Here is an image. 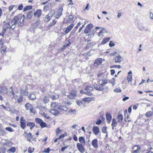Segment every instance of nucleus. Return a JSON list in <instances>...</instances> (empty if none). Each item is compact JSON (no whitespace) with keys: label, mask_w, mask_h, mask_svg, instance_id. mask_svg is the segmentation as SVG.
<instances>
[{"label":"nucleus","mask_w":153,"mask_h":153,"mask_svg":"<svg viewBox=\"0 0 153 153\" xmlns=\"http://www.w3.org/2000/svg\"><path fill=\"white\" fill-rule=\"evenodd\" d=\"M4 90V91H3L1 89L0 90V93H7L9 96H12V98H14L15 100H16V98L18 97V96L17 95H15V94L13 91L12 87H10L8 91L5 88Z\"/></svg>","instance_id":"f257e3e1"},{"label":"nucleus","mask_w":153,"mask_h":153,"mask_svg":"<svg viewBox=\"0 0 153 153\" xmlns=\"http://www.w3.org/2000/svg\"><path fill=\"white\" fill-rule=\"evenodd\" d=\"M26 109L27 110H29L30 113L35 114L36 111L34 109L33 106L30 103L27 102L25 105Z\"/></svg>","instance_id":"f03ea898"},{"label":"nucleus","mask_w":153,"mask_h":153,"mask_svg":"<svg viewBox=\"0 0 153 153\" xmlns=\"http://www.w3.org/2000/svg\"><path fill=\"white\" fill-rule=\"evenodd\" d=\"M55 13V12L54 10H52L50 11L49 13L44 18V21L47 22H48L51 19V18L54 15Z\"/></svg>","instance_id":"7ed1b4c3"},{"label":"nucleus","mask_w":153,"mask_h":153,"mask_svg":"<svg viewBox=\"0 0 153 153\" xmlns=\"http://www.w3.org/2000/svg\"><path fill=\"white\" fill-rule=\"evenodd\" d=\"M93 87L90 85L87 86L85 89V90L87 91V92H83L82 91H80V92L81 93H83L85 94H86L87 95H91L92 94V93L90 92V91L92 90Z\"/></svg>","instance_id":"20e7f679"},{"label":"nucleus","mask_w":153,"mask_h":153,"mask_svg":"<svg viewBox=\"0 0 153 153\" xmlns=\"http://www.w3.org/2000/svg\"><path fill=\"white\" fill-rule=\"evenodd\" d=\"M63 9L62 7H60L57 10V12L55 14L53 17L55 19H59L62 15Z\"/></svg>","instance_id":"39448f33"},{"label":"nucleus","mask_w":153,"mask_h":153,"mask_svg":"<svg viewBox=\"0 0 153 153\" xmlns=\"http://www.w3.org/2000/svg\"><path fill=\"white\" fill-rule=\"evenodd\" d=\"M77 91L75 90H73L69 95H67L68 98L71 99H73L75 98V97L76 96Z\"/></svg>","instance_id":"423d86ee"},{"label":"nucleus","mask_w":153,"mask_h":153,"mask_svg":"<svg viewBox=\"0 0 153 153\" xmlns=\"http://www.w3.org/2000/svg\"><path fill=\"white\" fill-rule=\"evenodd\" d=\"M74 20V16L72 15H70L68 17H66V19L64 21V23H70L73 22Z\"/></svg>","instance_id":"0eeeda50"},{"label":"nucleus","mask_w":153,"mask_h":153,"mask_svg":"<svg viewBox=\"0 0 153 153\" xmlns=\"http://www.w3.org/2000/svg\"><path fill=\"white\" fill-rule=\"evenodd\" d=\"M85 145H82L79 143L76 144V147L79 151L81 153H83L85 151V149L84 147Z\"/></svg>","instance_id":"6e6552de"},{"label":"nucleus","mask_w":153,"mask_h":153,"mask_svg":"<svg viewBox=\"0 0 153 153\" xmlns=\"http://www.w3.org/2000/svg\"><path fill=\"white\" fill-rule=\"evenodd\" d=\"M93 25L91 24L88 25L84 30V32L86 34L88 33L93 28Z\"/></svg>","instance_id":"1a4fd4ad"},{"label":"nucleus","mask_w":153,"mask_h":153,"mask_svg":"<svg viewBox=\"0 0 153 153\" xmlns=\"http://www.w3.org/2000/svg\"><path fill=\"white\" fill-rule=\"evenodd\" d=\"M10 24L9 22L5 23L2 27V30L6 32L8 29H10Z\"/></svg>","instance_id":"9d476101"},{"label":"nucleus","mask_w":153,"mask_h":153,"mask_svg":"<svg viewBox=\"0 0 153 153\" xmlns=\"http://www.w3.org/2000/svg\"><path fill=\"white\" fill-rule=\"evenodd\" d=\"M114 59L115 63L120 62L123 60V58L120 55H117L114 56Z\"/></svg>","instance_id":"9b49d317"},{"label":"nucleus","mask_w":153,"mask_h":153,"mask_svg":"<svg viewBox=\"0 0 153 153\" xmlns=\"http://www.w3.org/2000/svg\"><path fill=\"white\" fill-rule=\"evenodd\" d=\"M107 79L103 77L101 79H100L99 81V83L100 86L103 87L104 85L106 84L107 82Z\"/></svg>","instance_id":"f8f14e48"},{"label":"nucleus","mask_w":153,"mask_h":153,"mask_svg":"<svg viewBox=\"0 0 153 153\" xmlns=\"http://www.w3.org/2000/svg\"><path fill=\"white\" fill-rule=\"evenodd\" d=\"M20 93L22 95L27 96L28 94L27 87L26 86L24 89H21Z\"/></svg>","instance_id":"ddd939ff"},{"label":"nucleus","mask_w":153,"mask_h":153,"mask_svg":"<svg viewBox=\"0 0 153 153\" xmlns=\"http://www.w3.org/2000/svg\"><path fill=\"white\" fill-rule=\"evenodd\" d=\"M105 115L107 123H108L109 124L111 123V121L112 119L111 115L109 113H107Z\"/></svg>","instance_id":"4468645a"},{"label":"nucleus","mask_w":153,"mask_h":153,"mask_svg":"<svg viewBox=\"0 0 153 153\" xmlns=\"http://www.w3.org/2000/svg\"><path fill=\"white\" fill-rule=\"evenodd\" d=\"M102 62V59L101 58H98L96 59L94 62V65L95 66H97L100 65Z\"/></svg>","instance_id":"2eb2a0df"},{"label":"nucleus","mask_w":153,"mask_h":153,"mask_svg":"<svg viewBox=\"0 0 153 153\" xmlns=\"http://www.w3.org/2000/svg\"><path fill=\"white\" fill-rule=\"evenodd\" d=\"M57 108L61 111H66L68 109V108L67 107L64 105H58L57 106Z\"/></svg>","instance_id":"dca6fc26"},{"label":"nucleus","mask_w":153,"mask_h":153,"mask_svg":"<svg viewBox=\"0 0 153 153\" xmlns=\"http://www.w3.org/2000/svg\"><path fill=\"white\" fill-rule=\"evenodd\" d=\"M41 14V10H37L33 14L35 17L39 19L40 16Z\"/></svg>","instance_id":"f3484780"},{"label":"nucleus","mask_w":153,"mask_h":153,"mask_svg":"<svg viewBox=\"0 0 153 153\" xmlns=\"http://www.w3.org/2000/svg\"><path fill=\"white\" fill-rule=\"evenodd\" d=\"M91 144L94 148H97L98 147L97 139H95L92 140Z\"/></svg>","instance_id":"a211bd4d"},{"label":"nucleus","mask_w":153,"mask_h":153,"mask_svg":"<svg viewBox=\"0 0 153 153\" xmlns=\"http://www.w3.org/2000/svg\"><path fill=\"white\" fill-rule=\"evenodd\" d=\"M24 134H25V136L27 137V140L30 142L31 141V133H27L26 131H24Z\"/></svg>","instance_id":"6ab92c4d"},{"label":"nucleus","mask_w":153,"mask_h":153,"mask_svg":"<svg viewBox=\"0 0 153 153\" xmlns=\"http://www.w3.org/2000/svg\"><path fill=\"white\" fill-rule=\"evenodd\" d=\"M93 131L95 135H97L100 132V129L97 126H94L93 128Z\"/></svg>","instance_id":"aec40b11"},{"label":"nucleus","mask_w":153,"mask_h":153,"mask_svg":"<svg viewBox=\"0 0 153 153\" xmlns=\"http://www.w3.org/2000/svg\"><path fill=\"white\" fill-rule=\"evenodd\" d=\"M96 44V42H95L92 41L91 42H90L89 43H88L87 45L86 46L85 48L86 49H88L93 47Z\"/></svg>","instance_id":"412c9836"},{"label":"nucleus","mask_w":153,"mask_h":153,"mask_svg":"<svg viewBox=\"0 0 153 153\" xmlns=\"http://www.w3.org/2000/svg\"><path fill=\"white\" fill-rule=\"evenodd\" d=\"M94 97H85L83 98L82 99V100L83 102H91V101L94 100Z\"/></svg>","instance_id":"4be33fe9"},{"label":"nucleus","mask_w":153,"mask_h":153,"mask_svg":"<svg viewBox=\"0 0 153 153\" xmlns=\"http://www.w3.org/2000/svg\"><path fill=\"white\" fill-rule=\"evenodd\" d=\"M94 87L95 89L98 91H102L104 89V87L100 85H99L97 84L94 85Z\"/></svg>","instance_id":"5701e85b"},{"label":"nucleus","mask_w":153,"mask_h":153,"mask_svg":"<svg viewBox=\"0 0 153 153\" xmlns=\"http://www.w3.org/2000/svg\"><path fill=\"white\" fill-rule=\"evenodd\" d=\"M50 112L52 114L54 115H57L59 113V111L55 108H51Z\"/></svg>","instance_id":"b1692460"},{"label":"nucleus","mask_w":153,"mask_h":153,"mask_svg":"<svg viewBox=\"0 0 153 153\" xmlns=\"http://www.w3.org/2000/svg\"><path fill=\"white\" fill-rule=\"evenodd\" d=\"M133 153H137L139 152L140 149V147L138 145L135 146L133 148Z\"/></svg>","instance_id":"393cba45"},{"label":"nucleus","mask_w":153,"mask_h":153,"mask_svg":"<svg viewBox=\"0 0 153 153\" xmlns=\"http://www.w3.org/2000/svg\"><path fill=\"white\" fill-rule=\"evenodd\" d=\"M73 26L74 25L73 24H71L65 30V33L66 34L68 33L73 28Z\"/></svg>","instance_id":"a878e982"},{"label":"nucleus","mask_w":153,"mask_h":153,"mask_svg":"<svg viewBox=\"0 0 153 153\" xmlns=\"http://www.w3.org/2000/svg\"><path fill=\"white\" fill-rule=\"evenodd\" d=\"M19 19L17 16H15L13 19H12L11 21L12 24H13V25H16L17 23H18V21H19Z\"/></svg>","instance_id":"bb28decb"},{"label":"nucleus","mask_w":153,"mask_h":153,"mask_svg":"<svg viewBox=\"0 0 153 153\" xmlns=\"http://www.w3.org/2000/svg\"><path fill=\"white\" fill-rule=\"evenodd\" d=\"M117 122L115 118H113L112 120V123H111V126L112 130L114 129V128L116 127V125L117 124Z\"/></svg>","instance_id":"cd10ccee"},{"label":"nucleus","mask_w":153,"mask_h":153,"mask_svg":"<svg viewBox=\"0 0 153 153\" xmlns=\"http://www.w3.org/2000/svg\"><path fill=\"white\" fill-rule=\"evenodd\" d=\"M117 122L121 123L123 119V115L121 114L118 115L117 117Z\"/></svg>","instance_id":"c85d7f7f"},{"label":"nucleus","mask_w":153,"mask_h":153,"mask_svg":"<svg viewBox=\"0 0 153 153\" xmlns=\"http://www.w3.org/2000/svg\"><path fill=\"white\" fill-rule=\"evenodd\" d=\"M50 98L53 100H55L59 98V95L56 94H53L50 95Z\"/></svg>","instance_id":"c756f323"},{"label":"nucleus","mask_w":153,"mask_h":153,"mask_svg":"<svg viewBox=\"0 0 153 153\" xmlns=\"http://www.w3.org/2000/svg\"><path fill=\"white\" fill-rule=\"evenodd\" d=\"M79 140L81 144L82 145L85 144V140L83 137H79Z\"/></svg>","instance_id":"7c9ffc66"},{"label":"nucleus","mask_w":153,"mask_h":153,"mask_svg":"<svg viewBox=\"0 0 153 153\" xmlns=\"http://www.w3.org/2000/svg\"><path fill=\"white\" fill-rule=\"evenodd\" d=\"M27 126L30 127V129L32 130L33 128L35 126V124L33 123H28L27 124Z\"/></svg>","instance_id":"2f4dec72"},{"label":"nucleus","mask_w":153,"mask_h":153,"mask_svg":"<svg viewBox=\"0 0 153 153\" xmlns=\"http://www.w3.org/2000/svg\"><path fill=\"white\" fill-rule=\"evenodd\" d=\"M40 21L39 20H38L33 25V27L34 28H36L39 26L40 24Z\"/></svg>","instance_id":"473e14b6"},{"label":"nucleus","mask_w":153,"mask_h":153,"mask_svg":"<svg viewBox=\"0 0 153 153\" xmlns=\"http://www.w3.org/2000/svg\"><path fill=\"white\" fill-rule=\"evenodd\" d=\"M6 134V131L2 127H0V136H3Z\"/></svg>","instance_id":"72a5a7b5"},{"label":"nucleus","mask_w":153,"mask_h":153,"mask_svg":"<svg viewBox=\"0 0 153 153\" xmlns=\"http://www.w3.org/2000/svg\"><path fill=\"white\" fill-rule=\"evenodd\" d=\"M110 38H107L104 39L101 42V45H103L108 42L109 40H110Z\"/></svg>","instance_id":"f704fd0d"},{"label":"nucleus","mask_w":153,"mask_h":153,"mask_svg":"<svg viewBox=\"0 0 153 153\" xmlns=\"http://www.w3.org/2000/svg\"><path fill=\"white\" fill-rule=\"evenodd\" d=\"M28 97L30 100H33L36 98L35 95L33 94H30L28 96Z\"/></svg>","instance_id":"c9c22d12"},{"label":"nucleus","mask_w":153,"mask_h":153,"mask_svg":"<svg viewBox=\"0 0 153 153\" xmlns=\"http://www.w3.org/2000/svg\"><path fill=\"white\" fill-rule=\"evenodd\" d=\"M43 101L44 103H48L49 101V97L47 96L43 98Z\"/></svg>","instance_id":"e433bc0d"},{"label":"nucleus","mask_w":153,"mask_h":153,"mask_svg":"<svg viewBox=\"0 0 153 153\" xmlns=\"http://www.w3.org/2000/svg\"><path fill=\"white\" fill-rule=\"evenodd\" d=\"M62 104L66 105H67L69 106L71 104V103L70 102H69L68 101H66V100H65V99H64L62 102Z\"/></svg>","instance_id":"4c0bfd02"},{"label":"nucleus","mask_w":153,"mask_h":153,"mask_svg":"<svg viewBox=\"0 0 153 153\" xmlns=\"http://www.w3.org/2000/svg\"><path fill=\"white\" fill-rule=\"evenodd\" d=\"M153 112L151 111H149L145 114L146 116L147 117H150L152 114Z\"/></svg>","instance_id":"58836bf2"},{"label":"nucleus","mask_w":153,"mask_h":153,"mask_svg":"<svg viewBox=\"0 0 153 153\" xmlns=\"http://www.w3.org/2000/svg\"><path fill=\"white\" fill-rule=\"evenodd\" d=\"M33 13L32 11H29L28 13L27 17L30 19H31L32 18Z\"/></svg>","instance_id":"ea45409f"},{"label":"nucleus","mask_w":153,"mask_h":153,"mask_svg":"<svg viewBox=\"0 0 153 153\" xmlns=\"http://www.w3.org/2000/svg\"><path fill=\"white\" fill-rule=\"evenodd\" d=\"M32 7L31 6H27L24 8L23 11L24 12H25L31 9L32 8Z\"/></svg>","instance_id":"a19ab883"},{"label":"nucleus","mask_w":153,"mask_h":153,"mask_svg":"<svg viewBox=\"0 0 153 153\" xmlns=\"http://www.w3.org/2000/svg\"><path fill=\"white\" fill-rule=\"evenodd\" d=\"M89 36H91V34H89L88 35H86L84 38L85 39V42H88L91 41V40L90 39H88V37Z\"/></svg>","instance_id":"79ce46f5"},{"label":"nucleus","mask_w":153,"mask_h":153,"mask_svg":"<svg viewBox=\"0 0 153 153\" xmlns=\"http://www.w3.org/2000/svg\"><path fill=\"white\" fill-rule=\"evenodd\" d=\"M17 102H21L23 101V97L21 95H20L17 99Z\"/></svg>","instance_id":"37998d69"},{"label":"nucleus","mask_w":153,"mask_h":153,"mask_svg":"<svg viewBox=\"0 0 153 153\" xmlns=\"http://www.w3.org/2000/svg\"><path fill=\"white\" fill-rule=\"evenodd\" d=\"M106 32V30L105 29H103L102 30H100V32H99L98 34V36H101L102 34Z\"/></svg>","instance_id":"c03bdc74"},{"label":"nucleus","mask_w":153,"mask_h":153,"mask_svg":"<svg viewBox=\"0 0 153 153\" xmlns=\"http://www.w3.org/2000/svg\"><path fill=\"white\" fill-rule=\"evenodd\" d=\"M35 121L37 123L40 124L42 122H43V120H42L38 118H36L35 119Z\"/></svg>","instance_id":"a18cd8bd"},{"label":"nucleus","mask_w":153,"mask_h":153,"mask_svg":"<svg viewBox=\"0 0 153 153\" xmlns=\"http://www.w3.org/2000/svg\"><path fill=\"white\" fill-rule=\"evenodd\" d=\"M18 25L19 26H22L24 25V21L23 19L21 20L20 19V20L18 22Z\"/></svg>","instance_id":"49530a36"},{"label":"nucleus","mask_w":153,"mask_h":153,"mask_svg":"<svg viewBox=\"0 0 153 153\" xmlns=\"http://www.w3.org/2000/svg\"><path fill=\"white\" fill-rule=\"evenodd\" d=\"M127 79L128 81V82L129 83L130 82H131L132 79V76L131 75H128L127 77Z\"/></svg>","instance_id":"de8ad7c7"},{"label":"nucleus","mask_w":153,"mask_h":153,"mask_svg":"<svg viewBox=\"0 0 153 153\" xmlns=\"http://www.w3.org/2000/svg\"><path fill=\"white\" fill-rule=\"evenodd\" d=\"M77 104L80 107H82L84 106V104L81 101H78L76 102Z\"/></svg>","instance_id":"09e8293b"},{"label":"nucleus","mask_w":153,"mask_h":153,"mask_svg":"<svg viewBox=\"0 0 153 153\" xmlns=\"http://www.w3.org/2000/svg\"><path fill=\"white\" fill-rule=\"evenodd\" d=\"M40 126H41V128H43L46 127L47 124L43 121V122H42L41 124H40Z\"/></svg>","instance_id":"8fccbe9b"},{"label":"nucleus","mask_w":153,"mask_h":153,"mask_svg":"<svg viewBox=\"0 0 153 153\" xmlns=\"http://www.w3.org/2000/svg\"><path fill=\"white\" fill-rule=\"evenodd\" d=\"M20 126L23 129H24L26 127V123L25 122H20Z\"/></svg>","instance_id":"3c124183"},{"label":"nucleus","mask_w":153,"mask_h":153,"mask_svg":"<svg viewBox=\"0 0 153 153\" xmlns=\"http://www.w3.org/2000/svg\"><path fill=\"white\" fill-rule=\"evenodd\" d=\"M106 127L105 126H103L102 128V132L103 133L108 134L107 132Z\"/></svg>","instance_id":"603ef678"},{"label":"nucleus","mask_w":153,"mask_h":153,"mask_svg":"<svg viewBox=\"0 0 153 153\" xmlns=\"http://www.w3.org/2000/svg\"><path fill=\"white\" fill-rule=\"evenodd\" d=\"M44 117L48 119L50 117L48 115H47L45 113L43 112L41 114Z\"/></svg>","instance_id":"864d4df0"},{"label":"nucleus","mask_w":153,"mask_h":153,"mask_svg":"<svg viewBox=\"0 0 153 153\" xmlns=\"http://www.w3.org/2000/svg\"><path fill=\"white\" fill-rule=\"evenodd\" d=\"M8 151L12 152L13 153L15 152L16 148L14 147H12L10 148L9 149Z\"/></svg>","instance_id":"5fc2aeb1"},{"label":"nucleus","mask_w":153,"mask_h":153,"mask_svg":"<svg viewBox=\"0 0 153 153\" xmlns=\"http://www.w3.org/2000/svg\"><path fill=\"white\" fill-rule=\"evenodd\" d=\"M34 148H31V147H29L28 149V152L30 153H32L33 152V151L34 150Z\"/></svg>","instance_id":"6e6d98bb"},{"label":"nucleus","mask_w":153,"mask_h":153,"mask_svg":"<svg viewBox=\"0 0 153 153\" xmlns=\"http://www.w3.org/2000/svg\"><path fill=\"white\" fill-rule=\"evenodd\" d=\"M57 21L55 19H53V21L52 22H51L50 24V26H52L53 25H54L57 22Z\"/></svg>","instance_id":"4d7b16f0"},{"label":"nucleus","mask_w":153,"mask_h":153,"mask_svg":"<svg viewBox=\"0 0 153 153\" xmlns=\"http://www.w3.org/2000/svg\"><path fill=\"white\" fill-rule=\"evenodd\" d=\"M51 108H55V107H57L56 106V104L55 102H52L51 104Z\"/></svg>","instance_id":"13d9d810"},{"label":"nucleus","mask_w":153,"mask_h":153,"mask_svg":"<svg viewBox=\"0 0 153 153\" xmlns=\"http://www.w3.org/2000/svg\"><path fill=\"white\" fill-rule=\"evenodd\" d=\"M5 129L9 132H12L13 131V129L10 127H7L5 128Z\"/></svg>","instance_id":"bf43d9fd"},{"label":"nucleus","mask_w":153,"mask_h":153,"mask_svg":"<svg viewBox=\"0 0 153 153\" xmlns=\"http://www.w3.org/2000/svg\"><path fill=\"white\" fill-rule=\"evenodd\" d=\"M114 91L116 92H121L122 90L119 88H116L114 90Z\"/></svg>","instance_id":"052dcab7"},{"label":"nucleus","mask_w":153,"mask_h":153,"mask_svg":"<svg viewBox=\"0 0 153 153\" xmlns=\"http://www.w3.org/2000/svg\"><path fill=\"white\" fill-rule=\"evenodd\" d=\"M1 151L2 153H5V149L4 147H1L0 148Z\"/></svg>","instance_id":"680f3d73"},{"label":"nucleus","mask_w":153,"mask_h":153,"mask_svg":"<svg viewBox=\"0 0 153 153\" xmlns=\"http://www.w3.org/2000/svg\"><path fill=\"white\" fill-rule=\"evenodd\" d=\"M5 32H4L3 30H2V31H1V33H0V36H1V39H2V38H3L4 37V34L5 33Z\"/></svg>","instance_id":"e2e57ef3"},{"label":"nucleus","mask_w":153,"mask_h":153,"mask_svg":"<svg viewBox=\"0 0 153 153\" xmlns=\"http://www.w3.org/2000/svg\"><path fill=\"white\" fill-rule=\"evenodd\" d=\"M50 149L49 148H48L46 149H45L44 151L43 152L47 153H49L50 152Z\"/></svg>","instance_id":"0e129e2a"},{"label":"nucleus","mask_w":153,"mask_h":153,"mask_svg":"<svg viewBox=\"0 0 153 153\" xmlns=\"http://www.w3.org/2000/svg\"><path fill=\"white\" fill-rule=\"evenodd\" d=\"M16 25H13V24H12V25H10V29H11L12 30H14L15 27Z\"/></svg>","instance_id":"69168bd1"},{"label":"nucleus","mask_w":153,"mask_h":153,"mask_svg":"<svg viewBox=\"0 0 153 153\" xmlns=\"http://www.w3.org/2000/svg\"><path fill=\"white\" fill-rule=\"evenodd\" d=\"M23 8V5L22 4H20L18 7V9L19 10H21Z\"/></svg>","instance_id":"338daca9"},{"label":"nucleus","mask_w":153,"mask_h":153,"mask_svg":"<svg viewBox=\"0 0 153 153\" xmlns=\"http://www.w3.org/2000/svg\"><path fill=\"white\" fill-rule=\"evenodd\" d=\"M102 123V121L100 120H97V121L96 122V123L97 125H100Z\"/></svg>","instance_id":"774afa93"}]
</instances>
